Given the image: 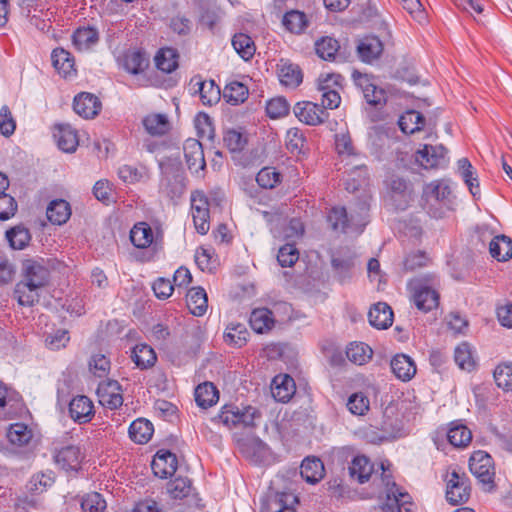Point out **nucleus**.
<instances>
[{
	"label": "nucleus",
	"mask_w": 512,
	"mask_h": 512,
	"mask_svg": "<svg viewBox=\"0 0 512 512\" xmlns=\"http://www.w3.org/2000/svg\"><path fill=\"white\" fill-rule=\"evenodd\" d=\"M453 200L454 195L449 179L433 180L423 186L422 207L433 218H443L452 209Z\"/></svg>",
	"instance_id": "obj_1"
},
{
	"label": "nucleus",
	"mask_w": 512,
	"mask_h": 512,
	"mask_svg": "<svg viewBox=\"0 0 512 512\" xmlns=\"http://www.w3.org/2000/svg\"><path fill=\"white\" fill-rule=\"evenodd\" d=\"M260 411L252 406L240 409L234 405H225L221 412L212 420H219L228 428L240 427L254 428L257 424L256 421L260 420Z\"/></svg>",
	"instance_id": "obj_2"
},
{
	"label": "nucleus",
	"mask_w": 512,
	"mask_h": 512,
	"mask_svg": "<svg viewBox=\"0 0 512 512\" xmlns=\"http://www.w3.org/2000/svg\"><path fill=\"white\" fill-rule=\"evenodd\" d=\"M446 500L451 505L466 503L471 495V486L468 476L453 470L446 480Z\"/></svg>",
	"instance_id": "obj_3"
},
{
	"label": "nucleus",
	"mask_w": 512,
	"mask_h": 512,
	"mask_svg": "<svg viewBox=\"0 0 512 512\" xmlns=\"http://www.w3.org/2000/svg\"><path fill=\"white\" fill-rule=\"evenodd\" d=\"M469 469L480 483L488 486V490L493 488L495 472L492 457L488 453L475 451L469 459Z\"/></svg>",
	"instance_id": "obj_4"
},
{
	"label": "nucleus",
	"mask_w": 512,
	"mask_h": 512,
	"mask_svg": "<svg viewBox=\"0 0 512 512\" xmlns=\"http://www.w3.org/2000/svg\"><path fill=\"white\" fill-rule=\"evenodd\" d=\"M416 161L425 169L445 168L449 163L448 150L442 144H426L416 153Z\"/></svg>",
	"instance_id": "obj_5"
},
{
	"label": "nucleus",
	"mask_w": 512,
	"mask_h": 512,
	"mask_svg": "<svg viewBox=\"0 0 512 512\" xmlns=\"http://www.w3.org/2000/svg\"><path fill=\"white\" fill-rule=\"evenodd\" d=\"M389 195L394 207L405 210L412 201V184L404 178L393 176L389 181Z\"/></svg>",
	"instance_id": "obj_6"
},
{
	"label": "nucleus",
	"mask_w": 512,
	"mask_h": 512,
	"mask_svg": "<svg viewBox=\"0 0 512 512\" xmlns=\"http://www.w3.org/2000/svg\"><path fill=\"white\" fill-rule=\"evenodd\" d=\"M382 475L387 487V501L383 505V510L385 512H402V508H404L408 512L409 509L406 506L411 504L409 494L400 491L396 483L391 482L385 475V472Z\"/></svg>",
	"instance_id": "obj_7"
},
{
	"label": "nucleus",
	"mask_w": 512,
	"mask_h": 512,
	"mask_svg": "<svg viewBox=\"0 0 512 512\" xmlns=\"http://www.w3.org/2000/svg\"><path fill=\"white\" fill-rule=\"evenodd\" d=\"M97 395L102 406L111 410L123 404L122 389L118 381L108 379L101 382L97 388Z\"/></svg>",
	"instance_id": "obj_8"
},
{
	"label": "nucleus",
	"mask_w": 512,
	"mask_h": 512,
	"mask_svg": "<svg viewBox=\"0 0 512 512\" xmlns=\"http://www.w3.org/2000/svg\"><path fill=\"white\" fill-rule=\"evenodd\" d=\"M293 111L299 121L310 126L319 125L328 117L323 108L310 101L298 102Z\"/></svg>",
	"instance_id": "obj_9"
},
{
	"label": "nucleus",
	"mask_w": 512,
	"mask_h": 512,
	"mask_svg": "<svg viewBox=\"0 0 512 512\" xmlns=\"http://www.w3.org/2000/svg\"><path fill=\"white\" fill-rule=\"evenodd\" d=\"M177 463L175 454L168 450H159L152 460L151 468L156 476L167 478L176 472Z\"/></svg>",
	"instance_id": "obj_10"
},
{
	"label": "nucleus",
	"mask_w": 512,
	"mask_h": 512,
	"mask_svg": "<svg viewBox=\"0 0 512 512\" xmlns=\"http://www.w3.org/2000/svg\"><path fill=\"white\" fill-rule=\"evenodd\" d=\"M23 280L32 287H43L46 285L49 277L48 270L37 261L28 259L23 262Z\"/></svg>",
	"instance_id": "obj_11"
},
{
	"label": "nucleus",
	"mask_w": 512,
	"mask_h": 512,
	"mask_svg": "<svg viewBox=\"0 0 512 512\" xmlns=\"http://www.w3.org/2000/svg\"><path fill=\"white\" fill-rule=\"evenodd\" d=\"M100 108L99 99L91 93L82 92L74 98L73 109L83 118H94L99 113Z\"/></svg>",
	"instance_id": "obj_12"
},
{
	"label": "nucleus",
	"mask_w": 512,
	"mask_h": 512,
	"mask_svg": "<svg viewBox=\"0 0 512 512\" xmlns=\"http://www.w3.org/2000/svg\"><path fill=\"white\" fill-rule=\"evenodd\" d=\"M184 156L188 168L198 173L206 166L202 144L196 139H188L184 144Z\"/></svg>",
	"instance_id": "obj_13"
},
{
	"label": "nucleus",
	"mask_w": 512,
	"mask_h": 512,
	"mask_svg": "<svg viewBox=\"0 0 512 512\" xmlns=\"http://www.w3.org/2000/svg\"><path fill=\"white\" fill-rule=\"evenodd\" d=\"M356 50L362 62L371 64L381 56L383 44L378 37L367 36L359 41Z\"/></svg>",
	"instance_id": "obj_14"
},
{
	"label": "nucleus",
	"mask_w": 512,
	"mask_h": 512,
	"mask_svg": "<svg viewBox=\"0 0 512 512\" xmlns=\"http://www.w3.org/2000/svg\"><path fill=\"white\" fill-rule=\"evenodd\" d=\"M71 418L78 423H86L94 416L92 401L84 395L74 397L69 403Z\"/></svg>",
	"instance_id": "obj_15"
},
{
	"label": "nucleus",
	"mask_w": 512,
	"mask_h": 512,
	"mask_svg": "<svg viewBox=\"0 0 512 512\" xmlns=\"http://www.w3.org/2000/svg\"><path fill=\"white\" fill-rule=\"evenodd\" d=\"M54 459L62 469L77 471L82 460V453L79 447L69 445L57 450Z\"/></svg>",
	"instance_id": "obj_16"
},
{
	"label": "nucleus",
	"mask_w": 512,
	"mask_h": 512,
	"mask_svg": "<svg viewBox=\"0 0 512 512\" xmlns=\"http://www.w3.org/2000/svg\"><path fill=\"white\" fill-rule=\"evenodd\" d=\"M295 391L296 386L292 377L287 374L274 377L271 385V394L276 401L288 402L295 394Z\"/></svg>",
	"instance_id": "obj_17"
},
{
	"label": "nucleus",
	"mask_w": 512,
	"mask_h": 512,
	"mask_svg": "<svg viewBox=\"0 0 512 512\" xmlns=\"http://www.w3.org/2000/svg\"><path fill=\"white\" fill-rule=\"evenodd\" d=\"M191 83H194L193 85L196 87L195 91L200 94L201 101L204 105L212 106L220 101L222 94L214 80L203 81L200 76H197L191 80Z\"/></svg>",
	"instance_id": "obj_18"
},
{
	"label": "nucleus",
	"mask_w": 512,
	"mask_h": 512,
	"mask_svg": "<svg viewBox=\"0 0 512 512\" xmlns=\"http://www.w3.org/2000/svg\"><path fill=\"white\" fill-rule=\"evenodd\" d=\"M413 299L419 310L428 312L438 306L439 294L431 287L419 284L414 288Z\"/></svg>",
	"instance_id": "obj_19"
},
{
	"label": "nucleus",
	"mask_w": 512,
	"mask_h": 512,
	"mask_svg": "<svg viewBox=\"0 0 512 512\" xmlns=\"http://www.w3.org/2000/svg\"><path fill=\"white\" fill-rule=\"evenodd\" d=\"M53 137L60 150L66 153H72L78 146L76 131L70 125H55Z\"/></svg>",
	"instance_id": "obj_20"
},
{
	"label": "nucleus",
	"mask_w": 512,
	"mask_h": 512,
	"mask_svg": "<svg viewBox=\"0 0 512 512\" xmlns=\"http://www.w3.org/2000/svg\"><path fill=\"white\" fill-rule=\"evenodd\" d=\"M369 323L377 329H387L393 323V311L385 302L374 304L368 313Z\"/></svg>",
	"instance_id": "obj_21"
},
{
	"label": "nucleus",
	"mask_w": 512,
	"mask_h": 512,
	"mask_svg": "<svg viewBox=\"0 0 512 512\" xmlns=\"http://www.w3.org/2000/svg\"><path fill=\"white\" fill-rule=\"evenodd\" d=\"M393 374L401 381H410L416 374V365L412 358L405 354L395 355L390 363Z\"/></svg>",
	"instance_id": "obj_22"
},
{
	"label": "nucleus",
	"mask_w": 512,
	"mask_h": 512,
	"mask_svg": "<svg viewBox=\"0 0 512 512\" xmlns=\"http://www.w3.org/2000/svg\"><path fill=\"white\" fill-rule=\"evenodd\" d=\"M278 77L283 85L292 88L299 86L303 80L300 67L297 64L283 59L278 64Z\"/></svg>",
	"instance_id": "obj_23"
},
{
	"label": "nucleus",
	"mask_w": 512,
	"mask_h": 512,
	"mask_svg": "<svg viewBox=\"0 0 512 512\" xmlns=\"http://www.w3.org/2000/svg\"><path fill=\"white\" fill-rule=\"evenodd\" d=\"M300 474L307 483L316 484L324 477V464L319 458L307 457L302 461Z\"/></svg>",
	"instance_id": "obj_24"
},
{
	"label": "nucleus",
	"mask_w": 512,
	"mask_h": 512,
	"mask_svg": "<svg viewBox=\"0 0 512 512\" xmlns=\"http://www.w3.org/2000/svg\"><path fill=\"white\" fill-rule=\"evenodd\" d=\"M327 219L333 230H340L342 232H345L352 225H358L360 222L352 213L348 215L344 207L332 208Z\"/></svg>",
	"instance_id": "obj_25"
},
{
	"label": "nucleus",
	"mask_w": 512,
	"mask_h": 512,
	"mask_svg": "<svg viewBox=\"0 0 512 512\" xmlns=\"http://www.w3.org/2000/svg\"><path fill=\"white\" fill-rule=\"evenodd\" d=\"M187 307L195 316H203L208 308L205 290L201 287L191 288L186 295Z\"/></svg>",
	"instance_id": "obj_26"
},
{
	"label": "nucleus",
	"mask_w": 512,
	"mask_h": 512,
	"mask_svg": "<svg viewBox=\"0 0 512 512\" xmlns=\"http://www.w3.org/2000/svg\"><path fill=\"white\" fill-rule=\"evenodd\" d=\"M489 252L498 261H508L512 258L511 238L506 235L495 236L489 244Z\"/></svg>",
	"instance_id": "obj_27"
},
{
	"label": "nucleus",
	"mask_w": 512,
	"mask_h": 512,
	"mask_svg": "<svg viewBox=\"0 0 512 512\" xmlns=\"http://www.w3.org/2000/svg\"><path fill=\"white\" fill-rule=\"evenodd\" d=\"M348 469L350 477L363 484L370 479L373 465L366 456L360 455L353 458Z\"/></svg>",
	"instance_id": "obj_28"
},
{
	"label": "nucleus",
	"mask_w": 512,
	"mask_h": 512,
	"mask_svg": "<svg viewBox=\"0 0 512 512\" xmlns=\"http://www.w3.org/2000/svg\"><path fill=\"white\" fill-rule=\"evenodd\" d=\"M54 68L63 77L75 74L74 59L71 54L63 48H56L51 54Z\"/></svg>",
	"instance_id": "obj_29"
},
{
	"label": "nucleus",
	"mask_w": 512,
	"mask_h": 512,
	"mask_svg": "<svg viewBox=\"0 0 512 512\" xmlns=\"http://www.w3.org/2000/svg\"><path fill=\"white\" fill-rule=\"evenodd\" d=\"M249 323L256 333H266L274 326L272 312L267 308L254 309L250 315Z\"/></svg>",
	"instance_id": "obj_30"
},
{
	"label": "nucleus",
	"mask_w": 512,
	"mask_h": 512,
	"mask_svg": "<svg viewBox=\"0 0 512 512\" xmlns=\"http://www.w3.org/2000/svg\"><path fill=\"white\" fill-rule=\"evenodd\" d=\"M152 228L146 222L136 223L130 231L132 244L140 249L149 247L153 243Z\"/></svg>",
	"instance_id": "obj_31"
},
{
	"label": "nucleus",
	"mask_w": 512,
	"mask_h": 512,
	"mask_svg": "<svg viewBox=\"0 0 512 512\" xmlns=\"http://www.w3.org/2000/svg\"><path fill=\"white\" fill-rule=\"evenodd\" d=\"M153 425L147 419L139 418L129 426L130 438L139 444L147 443L153 435Z\"/></svg>",
	"instance_id": "obj_32"
},
{
	"label": "nucleus",
	"mask_w": 512,
	"mask_h": 512,
	"mask_svg": "<svg viewBox=\"0 0 512 512\" xmlns=\"http://www.w3.org/2000/svg\"><path fill=\"white\" fill-rule=\"evenodd\" d=\"M148 59L145 53L140 50L127 51L123 56L124 69L133 75H138L148 66Z\"/></svg>",
	"instance_id": "obj_33"
},
{
	"label": "nucleus",
	"mask_w": 512,
	"mask_h": 512,
	"mask_svg": "<svg viewBox=\"0 0 512 512\" xmlns=\"http://www.w3.org/2000/svg\"><path fill=\"white\" fill-rule=\"evenodd\" d=\"M71 216L70 204L63 199L53 200L47 207V218L53 224L61 225Z\"/></svg>",
	"instance_id": "obj_34"
},
{
	"label": "nucleus",
	"mask_w": 512,
	"mask_h": 512,
	"mask_svg": "<svg viewBox=\"0 0 512 512\" xmlns=\"http://www.w3.org/2000/svg\"><path fill=\"white\" fill-rule=\"evenodd\" d=\"M425 117L418 111L410 110L399 119V127L405 134H413L425 126Z\"/></svg>",
	"instance_id": "obj_35"
},
{
	"label": "nucleus",
	"mask_w": 512,
	"mask_h": 512,
	"mask_svg": "<svg viewBox=\"0 0 512 512\" xmlns=\"http://www.w3.org/2000/svg\"><path fill=\"white\" fill-rule=\"evenodd\" d=\"M178 57L176 49L162 48L155 56L156 67L165 73H171L178 67Z\"/></svg>",
	"instance_id": "obj_36"
},
{
	"label": "nucleus",
	"mask_w": 512,
	"mask_h": 512,
	"mask_svg": "<svg viewBox=\"0 0 512 512\" xmlns=\"http://www.w3.org/2000/svg\"><path fill=\"white\" fill-rule=\"evenodd\" d=\"M98 42V32L91 27L78 28L73 34V44L79 51H86Z\"/></svg>",
	"instance_id": "obj_37"
},
{
	"label": "nucleus",
	"mask_w": 512,
	"mask_h": 512,
	"mask_svg": "<svg viewBox=\"0 0 512 512\" xmlns=\"http://www.w3.org/2000/svg\"><path fill=\"white\" fill-rule=\"evenodd\" d=\"M146 131L153 136H162L170 129L169 120L164 114H150L143 119Z\"/></svg>",
	"instance_id": "obj_38"
},
{
	"label": "nucleus",
	"mask_w": 512,
	"mask_h": 512,
	"mask_svg": "<svg viewBox=\"0 0 512 512\" xmlns=\"http://www.w3.org/2000/svg\"><path fill=\"white\" fill-rule=\"evenodd\" d=\"M218 398V390L211 382L199 384L195 389V401L202 408L212 406Z\"/></svg>",
	"instance_id": "obj_39"
},
{
	"label": "nucleus",
	"mask_w": 512,
	"mask_h": 512,
	"mask_svg": "<svg viewBox=\"0 0 512 512\" xmlns=\"http://www.w3.org/2000/svg\"><path fill=\"white\" fill-rule=\"evenodd\" d=\"M131 357L136 366L140 369L152 367L157 360L154 350L146 344L136 345L132 351Z\"/></svg>",
	"instance_id": "obj_40"
},
{
	"label": "nucleus",
	"mask_w": 512,
	"mask_h": 512,
	"mask_svg": "<svg viewBox=\"0 0 512 512\" xmlns=\"http://www.w3.org/2000/svg\"><path fill=\"white\" fill-rule=\"evenodd\" d=\"M232 46L237 54L245 61L250 60L256 51L252 38L244 33H237L233 36Z\"/></svg>",
	"instance_id": "obj_41"
},
{
	"label": "nucleus",
	"mask_w": 512,
	"mask_h": 512,
	"mask_svg": "<svg viewBox=\"0 0 512 512\" xmlns=\"http://www.w3.org/2000/svg\"><path fill=\"white\" fill-rule=\"evenodd\" d=\"M458 171L464 180L465 184L468 186L469 191L473 196H476L480 193L479 182L475 175L473 166L468 158H461L457 162Z\"/></svg>",
	"instance_id": "obj_42"
},
{
	"label": "nucleus",
	"mask_w": 512,
	"mask_h": 512,
	"mask_svg": "<svg viewBox=\"0 0 512 512\" xmlns=\"http://www.w3.org/2000/svg\"><path fill=\"white\" fill-rule=\"evenodd\" d=\"M340 48L339 42L332 37H322L315 43L317 55L326 61H335Z\"/></svg>",
	"instance_id": "obj_43"
},
{
	"label": "nucleus",
	"mask_w": 512,
	"mask_h": 512,
	"mask_svg": "<svg viewBox=\"0 0 512 512\" xmlns=\"http://www.w3.org/2000/svg\"><path fill=\"white\" fill-rule=\"evenodd\" d=\"M249 332L242 323H230L224 333L225 342L236 347H242L246 344Z\"/></svg>",
	"instance_id": "obj_44"
},
{
	"label": "nucleus",
	"mask_w": 512,
	"mask_h": 512,
	"mask_svg": "<svg viewBox=\"0 0 512 512\" xmlns=\"http://www.w3.org/2000/svg\"><path fill=\"white\" fill-rule=\"evenodd\" d=\"M41 287H32L25 282H19L15 287V295L18 303L22 306H33L39 302V289Z\"/></svg>",
	"instance_id": "obj_45"
},
{
	"label": "nucleus",
	"mask_w": 512,
	"mask_h": 512,
	"mask_svg": "<svg viewBox=\"0 0 512 512\" xmlns=\"http://www.w3.org/2000/svg\"><path fill=\"white\" fill-rule=\"evenodd\" d=\"M372 355V349L363 342L351 343L346 350L347 358L357 365L367 363L372 358Z\"/></svg>",
	"instance_id": "obj_46"
},
{
	"label": "nucleus",
	"mask_w": 512,
	"mask_h": 512,
	"mask_svg": "<svg viewBox=\"0 0 512 512\" xmlns=\"http://www.w3.org/2000/svg\"><path fill=\"white\" fill-rule=\"evenodd\" d=\"M32 437V430L24 423L11 424L7 431L8 440L18 446L28 444Z\"/></svg>",
	"instance_id": "obj_47"
},
{
	"label": "nucleus",
	"mask_w": 512,
	"mask_h": 512,
	"mask_svg": "<svg viewBox=\"0 0 512 512\" xmlns=\"http://www.w3.org/2000/svg\"><path fill=\"white\" fill-rule=\"evenodd\" d=\"M6 239L11 248L21 250L28 245L31 236L27 228L17 225L6 231Z\"/></svg>",
	"instance_id": "obj_48"
},
{
	"label": "nucleus",
	"mask_w": 512,
	"mask_h": 512,
	"mask_svg": "<svg viewBox=\"0 0 512 512\" xmlns=\"http://www.w3.org/2000/svg\"><path fill=\"white\" fill-rule=\"evenodd\" d=\"M222 95L228 103L237 105L246 100L248 89L244 84L234 81L224 87Z\"/></svg>",
	"instance_id": "obj_49"
},
{
	"label": "nucleus",
	"mask_w": 512,
	"mask_h": 512,
	"mask_svg": "<svg viewBox=\"0 0 512 512\" xmlns=\"http://www.w3.org/2000/svg\"><path fill=\"white\" fill-rule=\"evenodd\" d=\"M282 22L292 33H301L308 25L307 16L298 10L286 12Z\"/></svg>",
	"instance_id": "obj_50"
},
{
	"label": "nucleus",
	"mask_w": 512,
	"mask_h": 512,
	"mask_svg": "<svg viewBox=\"0 0 512 512\" xmlns=\"http://www.w3.org/2000/svg\"><path fill=\"white\" fill-rule=\"evenodd\" d=\"M447 438L451 445L455 447H465L470 443L472 434L466 426L456 424L448 430Z\"/></svg>",
	"instance_id": "obj_51"
},
{
	"label": "nucleus",
	"mask_w": 512,
	"mask_h": 512,
	"mask_svg": "<svg viewBox=\"0 0 512 512\" xmlns=\"http://www.w3.org/2000/svg\"><path fill=\"white\" fill-rule=\"evenodd\" d=\"M298 503V498L291 493H276L271 500V509L273 512H296L294 505Z\"/></svg>",
	"instance_id": "obj_52"
},
{
	"label": "nucleus",
	"mask_w": 512,
	"mask_h": 512,
	"mask_svg": "<svg viewBox=\"0 0 512 512\" xmlns=\"http://www.w3.org/2000/svg\"><path fill=\"white\" fill-rule=\"evenodd\" d=\"M454 360L462 370L471 371L475 367V361L472 357L471 347L466 342L461 343L456 347L454 352Z\"/></svg>",
	"instance_id": "obj_53"
},
{
	"label": "nucleus",
	"mask_w": 512,
	"mask_h": 512,
	"mask_svg": "<svg viewBox=\"0 0 512 512\" xmlns=\"http://www.w3.org/2000/svg\"><path fill=\"white\" fill-rule=\"evenodd\" d=\"M167 491L174 499H183L192 491L191 481L186 477H177L167 485Z\"/></svg>",
	"instance_id": "obj_54"
},
{
	"label": "nucleus",
	"mask_w": 512,
	"mask_h": 512,
	"mask_svg": "<svg viewBox=\"0 0 512 512\" xmlns=\"http://www.w3.org/2000/svg\"><path fill=\"white\" fill-rule=\"evenodd\" d=\"M494 379L499 388L512 391V363L499 364L494 370Z\"/></svg>",
	"instance_id": "obj_55"
},
{
	"label": "nucleus",
	"mask_w": 512,
	"mask_h": 512,
	"mask_svg": "<svg viewBox=\"0 0 512 512\" xmlns=\"http://www.w3.org/2000/svg\"><path fill=\"white\" fill-rule=\"evenodd\" d=\"M240 450L247 456H258L265 452L266 444L258 437H249L246 439H238Z\"/></svg>",
	"instance_id": "obj_56"
},
{
	"label": "nucleus",
	"mask_w": 512,
	"mask_h": 512,
	"mask_svg": "<svg viewBox=\"0 0 512 512\" xmlns=\"http://www.w3.org/2000/svg\"><path fill=\"white\" fill-rule=\"evenodd\" d=\"M54 483L53 473H37L31 477L27 484V489L34 493L40 494L44 492L47 487H50Z\"/></svg>",
	"instance_id": "obj_57"
},
{
	"label": "nucleus",
	"mask_w": 512,
	"mask_h": 512,
	"mask_svg": "<svg viewBox=\"0 0 512 512\" xmlns=\"http://www.w3.org/2000/svg\"><path fill=\"white\" fill-rule=\"evenodd\" d=\"M256 181L262 188L272 189L281 182V174L274 167H264L258 172Z\"/></svg>",
	"instance_id": "obj_58"
},
{
	"label": "nucleus",
	"mask_w": 512,
	"mask_h": 512,
	"mask_svg": "<svg viewBox=\"0 0 512 512\" xmlns=\"http://www.w3.org/2000/svg\"><path fill=\"white\" fill-rule=\"evenodd\" d=\"M290 105L284 97H276L269 100L266 104L267 115L272 119H277L288 115Z\"/></svg>",
	"instance_id": "obj_59"
},
{
	"label": "nucleus",
	"mask_w": 512,
	"mask_h": 512,
	"mask_svg": "<svg viewBox=\"0 0 512 512\" xmlns=\"http://www.w3.org/2000/svg\"><path fill=\"white\" fill-rule=\"evenodd\" d=\"M81 508L84 512H103L106 508V502L101 494L92 492L83 497Z\"/></svg>",
	"instance_id": "obj_60"
},
{
	"label": "nucleus",
	"mask_w": 512,
	"mask_h": 512,
	"mask_svg": "<svg viewBox=\"0 0 512 512\" xmlns=\"http://www.w3.org/2000/svg\"><path fill=\"white\" fill-rule=\"evenodd\" d=\"M299 258V252L295 245L293 244H285L283 245L278 252L277 261L282 267H291L293 266Z\"/></svg>",
	"instance_id": "obj_61"
},
{
	"label": "nucleus",
	"mask_w": 512,
	"mask_h": 512,
	"mask_svg": "<svg viewBox=\"0 0 512 512\" xmlns=\"http://www.w3.org/2000/svg\"><path fill=\"white\" fill-rule=\"evenodd\" d=\"M347 408L354 415H364L369 409V399L361 392L354 393L348 398Z\"/></svg>",
	"instance_id": "obj_62"
},
{
	"label": "nucleus",
	"mask_w": 512,
	"mask_h": 512,
	"mask_svg": "<svg viewBox=\"0 0 512 512\" xmlns=\"http://www.w3.org/2000/svg\"><path fill=\"white\" fill-rule=\"evenodd\" d=\"M344 78L340 74L321 75L318 79V91L323 93L327 91H338L342 88Z\"/></svg>",
	"instance_id": "obj_63"
},
{
	"label": "nucleus",
	"mask_w": 512,
	"mask_h": 512,
	"mask_svg": "<svg viewBox=\"0 0 512 512\" xmlns=\"http://www.w3.org/2000/svg\"><path fill=\"white\" fill-rule=\"evenodd\" d=\"M89 369L96 377L102 378L110 371V361L103 354H95L89 361Z\"/></svg>",
	"instance_id": "obj_64"
}]
</instances>
